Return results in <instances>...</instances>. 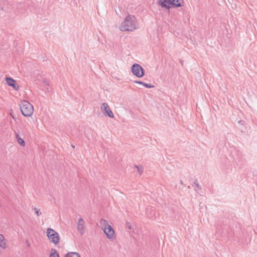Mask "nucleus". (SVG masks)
Returning <instances> with one entry per match:
<instances>
[{"label":"nucleus","instance_id":"nucleus-1","mask_svg":"<svg viewBox=\"0 0 257 257\" xmlns=\"http://www.w3.org/2000/svg\"><path fill=\"white\" fill-rule=\"evenodd\" d=\"M137 28V24L135 17L128 15L120 26L121 31H133Z\"/></svg>","mask_w":257,"mask_h":257},{"label":"nucleus","instance_id":"nucleus-2","mask_svg":"<svg viewBox=\"0 0 257 257\" xmlns=\"http://www.w3.org/2000/svg\"><path fill=\"white\" fill-rule=\"evenodd\" d=\"M20 107L22 113L25 116H31L34 111L33 105L28 101L23 100L20 103Z\"/></svg>","mask_w":257,"mask_h":257},{"label":"nucleus","instance_id":"nucleus-3","mask_svg":"<svg viewBox=\"0 0 257 257\" xmlns=\"http://www.w3.org/2000/svg\"><path fill=\"white\" fill-rule=\"evenodd\" d=\"M166 3L174 7H180L183 6V0H159L158 4L162 8L169 9L170 7L166 4Z\"/></svg>","mask_w":257,"mask_h":257},{"label":"nucleus","instance_id":"nucleus-4","mask_svg":"<svg viewBox=\"0 0 257 257\" xmlns=\"http://www.w3.org/2000/svg\"><path fill=\"white\" fill-rule=\"evenodd\" d=\"M47 236L51 242L58 244L60 242V236L58 232L55 230L49 228L47 230Z\"/></svg>","mask_w":257,"mask_h":257},{"label":"nucleus","instance_id":"nucleus-5","mask_svg":"<svg viewBox=\"0 0 257 257\" xmlns=\"http://www.w3.org/2000/svg\"><path fill=\"white\" fill-rule=\"evenodd\" d=\"M131 71L133 74L137 77H142L145 75V71L142 67L137 63L133 65L131 68Z\"/></svg>","mask_w":257,"mask_h":257},{"label":"nucleus","instance_id":"nucleus-6","mask_svg":"<svg viewBox=\"0 0 257 257\" xmlns=\"http://www.w3.org/2000/svg\"><path fill=\"white\" fill-rule=\"evenodd\" d=\"M101 109L103 111V114L105 115H107L110 118H113L114 115L110 108L109 107L108 104L103 102L101 106Z\"/></svg>","mask_w":257,"mask_h":257},{"label":"nucleus","instance_id":"nucleus-7","mask_svg":"<svg viewBox=\"0 0 257 257\" xmlns=\"http://www.w3.org/2000/svg\"><path fill=\"white\" fill-rule=\"evenodd\" d=\"M5 80L7 84L9 86L12 87L16 91L19 90L20 88L19 85L18 84H17L15 80H14L12 78L8 77H6Z\"/></svg>","mask_w":257,"mask_h":257},{"label":"nucleus","instance_id":"nucleus-8","mask_svg":"<svg viewBox=\"0 0 257 257\" xmlns=\"http://www.w3.org/2000/svg\"><path fill=\"white\" fill-rule=\"evenodd\" d=\"M84 224L85 222L84 220L82 218H80L78 219L77 229L81 235H83L84 234Z\"/></svg>","mask_w":257,"mask_h":257},{"label":"nucleus","instance_id":"nucleus-9","mask_svg":"<svg viewBox=\"0 0 257 257\" xmlns=\"http://www.w3.org/2000/svg\"><path fill=\"white\" fill-rule=\"evenodd\" d=\"M104 233L106 234L107 237L109 239H112L114 237V231L111 225H109L107 227L106 230L103 231Z\"/></svg>","mask_w":257,"mask_h":257},{"label":"nucleus","instance_id":"nucleus-10","mask_svg":"<svg viewBox=\"0 0 257 257\" xmlns=\"http://www.w3.org/2000/svg\"><path fill=\"white\" fill-rule=\"evenodd\" d=\"M99 224L100 226L103 231H105V230H106L107 227H108L109 224L108 223V221L104 219H101L99 221Z\"/></svg>","mask_w":257,"mask_h":257},{"label":"nucleus","instance_id":"nucleus-11","mask_svg":"<svg viewBox=\"0 0 257 257\" xmlns=\"http://www.w3.org/2000/svg\"><path fill=\"white\" fill-rule=\"evenodd\" d=\"M14 133L16 136V139L18 142V143L22 146L24 147L25 146V142L24 140L21 138L19 136V133L17 132L16 131H14Z\"/></svg>","mask_w":257,"mask_h":257},{"label":"nucleus","instance_id":"nucleus-12","mask_svg":"<svg viewBox=\"0 0 257 257\" xmlns=\"http://www.w3.org/2000/svg\"><path fill=\"white\" fill-rule=\"evenodd\" d=\"M135 83L140 84L141 85H143V86H145L147 88H151L154 87V86L152 85L150 83H146L143 81H140V80H136L134 81Z\"/></svg>","mask_w":257,"mask_h":257},{"label":"nucleus","instance_id":"nucleus-13","mask_svg":"<svg viewBox=\"0 0 257 257\" xmlns=\"http://www.w3.org/2000/svg\"><path fill=\"white\" fill-rule=\"evenodd\" d=\"M0 247L3 248H5L6 247L5 239L4 236L2 234H0Z\"/></svg>","mask_w":257,"mask_h":257},{"label":"nucleus","instance_id":"nucleus-14","mask_svg":"<svg viewBox=\"0 0 257 257\" xmlns=\"http://www.w3.org/2000/svg\"><path fill=\"white\" fill-rule=\"evenodd\" d=\"M65 257H81L79 254L76 252H69L65 254Z\"/></svg>","mask_w":257,"mask_h":257},{"label":"nucleus","instance_id":"nucleus-15","mask_svg":"<svg viewBox=\"0 0 257 257\" xmlns=\"http://www.w3.org/2000/svg\"><path fill=\"white\" fill-rule=\"evenodd\" d=\"M49 257H60L58 253L57 252V250L54 249L52 248L51 250V254H50Z\"/></svg>","mask_w":257,"mask_h":257},{"label":"nucleus","instance_id":"nucleus-16","mask_svg":"<svg viewBox=\"0 0 257 257\" xmlns=\"http://www.w3.org/2000/svg\"><path fill=\"white\" fill-rule=\"evenodd\" d=\"M135 167L137 169L140 175H142L144 171V167L142 166L135 165Z\"/></svg>","mask_w":257,"mask_h":257},{"label":"nucleus","instance_id":"nucleus-17","mask_svg":"<svg viewBox=\"0 0 257 257\" xmlns=\"http://www.w3.org/2000/svg\"><path fill=\"white\" fill-rule=\"evenodd\" d=\"M34 210L35 211V213L37 214V216H40L42 214V212L40 211V209H38L36 207L34 208Z\"/></svg>","mask_w":257,"mask_h":257},{"label":"nucleus","instance_id":"nucleus-18","mask_svg":"<svg viewBox=\"0 0 257 257\" xmlns=\"http://www.w3.org/2000/svg\"><path fill=\"white\" fill-rule=\"evenodd\" d=\"M237 123L239 125H240V126H242V127L241 128V129H242L244 127V121L242 120H238L237 121Z\"/></svg>","mask_w":257,"mask_h":257},{"label":"nucleus","instance_id":"nucleus-19","mask_svg":"<svg viewBox=\"0 0 257 257\" xmlns=\"http://www.w3.org/2000/svg\"><path fill=\"white\" fill-rule=\"evenodd\" d=\"M125 227L128 230H131L132 229V224L130 222H127L125 224Z\"/></svg>","mask_w":257,"mask_h":257},{"label":"nucleus","instance_id":"nucleus-20","mask_svg":"<svg viewBox=\"0 0 257 257\" xmlns=\"http://www.w3.org/2000/svg\"><path fill=\"white\" fill-rule=\"evenodd\" d=\"M194 185H195V186L199 189V190H201V187L199 185V183H198V181H197V180L196 179L195 181V182H194Z\"/></svg>","mask_w":257,"mask_h":257},{"label":"nucleus","instance_id":"nucleus-21","mask_svg":"<svg viewBox=\"0 0 257 257\" xmlns=\"http://www.w3.org/2000/svg\"><path fill=\"white\" fill-rule=\"evenodd\" d=\"M44 83H45L47 85H49V83H47V81H44Z\"/></svg>","mask_w":257,"mask_h":257},{"label":"nucleus","instance_id":"nucleus-22","mask_svg":"<svg viewBox=\"0 0 257 257\" xmlns=\"http://www.w3.org/2000/svg\"><path fill=\"white\" fill-rule=\"evenodd\" d=\"M180 183L182 184L183 182H182V180H180Z\"/></svg>","mask_w":257,"mask_h":257}]
</instances>
